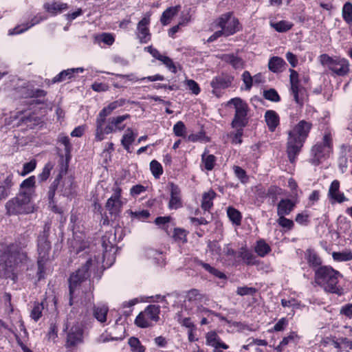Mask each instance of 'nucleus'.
<instances>
[{"instance_id":"obj_43","label":"nucleus","mask_w":352,"mask_h":352,"mask_svg":"<svg viewBox=\"0 0 352 352\" xmlns=\"http://www.w3.org/2000/svg\"><path fill=\"white\" fill-rule=\"evenodd\" d=\"M44 309L43 302H35L30 313V317L35 322L38 321L42 316V312Z\"/></svg>"},{"instance_id":"obj_22","label":"nucleus","mask_w":352,"mask_h":352,"mask_svg":"<svg viewBox=\"0 0 352 352\" xmlns=\"http://www.w3.org/2000/svg\"><path fill=\"white\" fill-rule=\"evenodd\" d=\"M170 199L168 204L170 209H177L182 206L180 190L177 185L170 184Z\"/></svg>"},{"instance_id":"obj_30","label":"nucleus","mask_w":352,"mask_h":352,"mask_svg":"<svg viewBox=\"0 0 352 352\" xmlns=\"http://www.w3.org/2000/svg\"><path fill=\"white\" fill-rule=\"evenodd\" d=\"M136 134L133 133L131 128H128L121 139V144L128 153H131V145L134 142Z\"/></svg>"},{"instance_id":"obj_44","label":"nucleus","mask_w":352,"mask_h":352,"mask_svg":"<svg viewBox=\"0 0 352 352\" xmlns=\"http://www.w3.org/2000/svg\"><path fill=\"white\" fill-rule=\"evenodd\" d=\"M35 184V177L34 176H31L28 179H25L21 184V188L22 190L21 191H28L30 192V197L31 198L32 194V187Z\"/></svg>"},{"instance_id":"obj_35","label":"nucleus","mask_w":352,"mask_h":352,"mask_svg":"<svg viewBox=\"0 0 352 352\" xmlns=\"http://www.w3.org/2000/svg\"><path fill=\"white\" fill-rule=\"evenodd\" d=\"M270 25L278 32H285L292 29L293 23L288 21H270Z\"/></svg>"},{"instance_id":"obj_50","label":"nucleus","mask_w":352,"mask_h":352,"mask_svg":"<svg viewBox=\"0 0 352 352\" xmlns=\"http://www.w3.org/2000/svg\"><path fill=\"white\" fill-rule=\"evenodd\" d=\"M208 247L213 255H216L219 257L222 256L223 248L221 247L217 241L210 242Z\"/></svg>"},{"instance_id":"obj_14","label":"nucleus","mask_w":352,"mask_h":352,"mask_svg":"<svg viewBox=\"0 0 352 352\" xmlns=\"http://www.w3.org/2000/svg\"><path fill=\"white\" fill-rule=\"evenodd\" d=\"M106 118L100 117V115H98L96 117L95 139L98 142L104 140L106 135L114 133L110 119L107 120Z\"/></svg>"},{"instance_id":"obj_46","label":"nucleus","mask_w":352,"mask_h":352,"mask_svg":"<svg viewBox=\"0 0 352 352\" xmlns=\"http://www.w3.org/2000/svg\"><path fill=\"white\" fill-rule=\"evenodd\" d=\"M129 344L133 352H144V347L141 344L140 340L135 337L129 338Z\"/></svg>"},{"instance_id":"obj_51","label":"nucleus","mask_w":352,"mask_h":352,"mask_svg":"<svg viewBox=\"0 0 352 352\" xmlns=\"http://www.w3.org/2000/svg\"><path fill=\"white\" fill-rule=\"evenodd\" d=\"M263 96L265 99L272 101L278 102L280 100V96L277 91L274 89H270L263 91Z\"/></svg>"},{"instance_id":"obj_28","label":"nucleus","mask_w":352,"mask_h":352,"mask_svg":"<svg viewBox=\"0 0 352 352\" xmlns=\"http://www.w3.org/2000/svg\"><path fill=\"white\" fill-rule=\"evenodd\" d=\"M206 344L214 347V349H219V348L224 349H228V346L222 342L219 336L214 332H209L207 333Z\"/></svg>"},{"instance_id":"obj_40","label":"nucleus","mask_w":352,"mask_h":352,"mask_svg":"<svg viewBox=\"0 0 352 352\" xmlns=\"http://www.w3.org/2000/svg\"><path fill=\"white\" fill-rule=\"evenodd\" d=\"M332 257L338 262L351 261L352 252L350 250H345L342 252H334L332 254Z\"/></svg>"},{"instance_id":"obj_39","label":"nucleus","mask_w":352,"mask_h":352,"mask_svg":"<svg viewBox=\"0 0 352 352\" xmlns=\"http://www.w3.org/2000/svg\"><path fill=\"white\" fill-rule=\"evenodd\" d=\"M201 162L207 170H212L214 166L216 157L211 154L204 152L201 155Z\"/></svg>"},{"instance_id":"obj_6","label":"nucleus","mask_w":352,"mask_h":352,"mask_svg":"<svg viewBox=\"0 0 352 352\" xmlns=\"http://www.w3.org/2000/svg\"><path fill=\"white\" fill-rule=\"evenodd\" d=\"M6 208L10 215L32 212L34 208L30 197V192L21 191L16 197L6 204Z\"/></svg>"},{"instance_id":"obj_32","label":"nucleus","mask_w":352,"mask_h":352,"mask_svg":"<svg viewBox=\"0 0 352 352\" xmlns=\"http://www.w3.org/2000/svg\"><path fill=\"white\" fill-rule=\"evenodd\" d=\"M129 118V114H124L122 116L110 118L109 119L111 120V125L113 129V132H116L117 131H121L124 130L125 128V124H123L122 122Z\"/></svg>"},{"instance_id":"obj_62","label":"nucleus","mask_w":352,"mask_h":352,"mask_svg":"<svg viewBox=\"0 0 352 352\" xmlns=\"http://www.w3.org/2000/svg\"><path fill=\"white\" fill-rule=\"evenodd\" d=\"M36 166V162L34 160H31L30 162L24 164L21 175H25L28 173L33 171L35 169Z\"/></svg>"},{"instance_id":"obj_19","label":"nucleus","mask_w":352,"mask_h":352,"mask_svg":"<svg viewBox=\"0 0 352 352\" xmlns=\"http://www.w3.org/2000/svg\"><path fill=\"white\" fill-rule=\"evenodd\" d=\"M289 81L291 84V91L294 98L297 104H302V98L300 96L302 89L299 86L298 74L293 69H289Z\"/></svg>"},{"instance_id":"obj_5","label":"nucleus","mask_w":352,"mask_h":352,"mask_svg":"<svg viewBox=\"0 0 352 352\" xmlns=\"http://www.w3.org/2000/svg\"><path fill=\"white\" fill-rule=\"evenodd\" d=\"M210 301L208 297L196 289L188 291L186 295L184 307L190 310V314H208L211 311L205 308Z\"/></svg>"},{"instance_id":"obj_12","label":"nucleus","mask_w":352,"mask_h":352,"mask_svg":"<svg viewBox=\"0 0 352 352\" xmlns=\"http://www.w3.org/2000/svg\"><path fill=\"white\" fill-rule=\"evenodd\" d=\"M97 263L98 261L96 262L95 258L93 259L92 258H89L88 260H87L84 266L78 269L75 273L71 275L69 280L70 305H72V298L75 288L79 283H80L82 281L85 280L89 276V270L90 269L91 267L95 266Z\"/></svg>"},{"instance_id":"obj_54","label":"nucleus","mask_w":352,"mask_h":352,"mask_svg":"<svg viewBox=\"0 0 352 352\" xmlns=\"http://www.w3.org/2000/svg\"><path fill=\"white\" fill-rule=\"evenodd\" d=\"M173 132L176 136L182 137L186 133V126L183 122H177L173 126Z\"/></svg>"},{"instance_id":"obj_58","label":"nucleus","mask_w":352,"mask_h":352,"mask_svg":"<svg viewBox=\"0 0 352 352\" xmlns=\"http://www.w3.org/2000/svg\"><path fill=\"white\" fill-rule=\"evenodd\" d=\"M116 76L121 79L120 82L122 84H126L127 81L137 82L139 80H142L141 78H138L134 74H129L126 75L116 74Z\"/></svg>"},{"instance_id":"obj_53","label":"nucleus","mask_w":352,"mask_h":352,"mask_svg":"<svg viewBox=\"0 0 352 352\" xmlns=\"http://www.w3.org/2000/svg\"><path fill=\"white\" fill-rule=\"evenodd\" d=\"M297 223L302 226H307L309 222V214L306 212L297 214L295 218Z\"/></svg>"},{"instance_id":"obj_13","label":"nucleus","mask_w":352,"mask_h":352,"mask_svg":"<svg viewBox=\"0 0 352 352\" xmlns=\"http://www.w3.org/2000/svg\"><path fill=\"white\" fill-rule=\"evenodd\" d=\"M3 257L6 262L8 263V270H10V272L14 266L23 263L27 260L25 252L17 244H11L8 246L3 252Z\"/></svg>"},{"instance_id":"obj_42","label":"nucleus","mask_w":352,"mask_h":352,"mask_svg":"<svg viewBox=\"0 0 352 352\" xmlns=\"http://www.w3.org/2000/svg\"><path fill=\"white\" fill-rule=\"evenodd\" d=\"M342 16L347 24L352 23V3L351 2H346L344 4L342 10Z\"/></svg>"},{"instance_id":"obj_52","label":"nucleus","mask_w":352,"mask_h":352,"mask_svg":"<svg viewBox=\"0 0 352 352\" xmlns=\"http://www.w3.org/2000/svg\"><path fill=\"white\" fill-rule=\"evenodd\" d=\"M99 41L107 45H111L115 41L114 36L111 33H102L97 37Z\"/></svg>"},{"instance_id":"obj_23","label":"nucleus","mask_w":352,"mask_h":352,"mask_svg":"<svg viewBox=\"0 0 352 352\" xmlns=\"http://www.w3.org/2000/svg\"><path fill=\"white\" fill-rule=\"evenodd\" d=\"M43 7L47 12L53 15L60 14L69 8L67 3L61 1L46 3L44 4Z\"/></svg>"},{"instance_id":"obj_11","label":"nucleus","mask_w":352,"mask_h":352,"mask_svg":"<svg viewBox=\"0 0 352 352\" xmlns=\"http://www.w3.org/2000/svg\"><path fill=\"white\" fill-rule=\"evenodd\" d=\"M160 306L150 305L140 312L135 320V324L141 328H147L153 325L160 320Z\"/></svg>"},{"instance_id":"obj_15","label":"nucleus","mask_w":352,"mask_h":352,"mask_svg":"<svg viewBox=\"0 0 352 352\" xmlns=\"http://www.w3.org/2000/svg\"><path fill=\"white\" fill-rule=\"evenodd\" d=\"M112 190L113 194L107 201L106 208L111 214L117 215L121 211L123 204L121 200L122 189L116 184L113 187Z\"/></svg>"},{"instance_id":"obj_38","label":"nucleus","mask_w":352,"mask_h":352,"mask_svg":"<svg viewBox=\"0 0 352 352\" xmlns=\"http://www.w3.org/2000/svg\"><path fill=\"white\" fill-rule=\"evenodd\" d=\"M254 250L259 256L264 257L271 251V248L264 240H259L257 241Z\"/></svg>"},{"instance_id":"obj_36","label":"nucleus","mask_w":352,"mask_h":352,"mask_svg":"<svg viewBox=\"0 0 352 352\" xmlns=\"http://www.w3.org/2000/svg\"><path fill=\"white\" fill-rule=\"evenodd\" d=\"M285 65V62L283 58L274 56L269 60L268 68L271 72L276 73L280 72Z\"/></svg>"},{"instance_id":"obj_47","label":"nucleus","mask_w":352,"mask_h":352,"mask_svg":"<svg viewBox=\"0 0 352 352\" xmlns=\"http://www.w3.org/2000/svg\"><path fill=\"white\" fill-rule=\"evenodd\" d=\"M58 142L65 146V154L69 155L72 150V144L69 137L63 134H60L58 137Z\"/></svg>"},{"instance_id":"obj_27","label":"nucleus","mask_w":352,"mask_h":352,"mask_svg":"<svg viewBox=\"0 0 352 352\" xmlns=\"http://www.w3.org/2000/svg\"><path fill=\"white\" fill-rule=\"evenodd\" d=\"M45 19V17H43L41 15L35 16L32 20L31 22L29 23L23 24L21 25H19L16 27L15 28L10 30V34H18L23 33L25 30H28L30 28L32 27L33 25L38 23L39 22L43 21Z\"/></svg>"},{"instance_id":"obj_3","label":"nucleus","mask_w":352,"mask_h":352,"mask_svg":"<svg viewBox=\"0 0 352 352\" xmlns=\"http://www.w3.org/2000/svg\"><path fill=\"white\" fill-rule=\"evenodd\" d=\"M216 26L220 28V30L216 31L211 35L208 39V42H212L221 36H228L234 34L239 30V23L232 13L228 12L222 14L216 21Z\"/></svg>"},{"instance_id":"obj_34","label":"nucleus","mask_w":352,"mask_h":352,"mask_svg":"<svg viewBox=\"0 0 352 352\" xmlns=\"http://www.w3.org/2000/svg\"><path fill=\"white\" fill-rule=\"evenodd\" d=\"M145 256L148 259L153 260V263L157 265L164 264V256L162 252L152 248H148L145 250Z\"/></svg>"},{"instance_id":"obj_64","label":"nucleus","mask_w":352,"mask_h":352,"mask_svg":"<svg viewBox=\"0 0 352 352\" xmlns=\"http://www.w3.org/2000/svg\"><path fill=\"white\" fill-rule=\"evenodd\" d=\"M340 314L345 316L346 318H352V303L343 305L340 308Z\"/></svg>"},{"instance_id":"obj_55","label":"nucleus","mask_w":352,"mask_h":352,"mask_svg":"<svg viewBox=\"0 0 352 352\" xmlns=\"http://www.w3.org/2000/svg\"><path fill=\"white\" fill-rule=\"evenodd\" d=\"M233 169H234V172L236 177L239 179H240L241 182H243V183L247 182L248 178L246 175V173H245V170H243L242 168H241L238 166H234L233 167Z\"/></svg>"},{"instance_id":"obj_17","label":"nucleus","mask_w":352,"mask_h":352,"mask_svg":"<svg viewBox=\"0 0 352 352\" xmlns=\"http://www.w3.org/2000/svg\"><path fill=\"white\" fill-rule=\"evenodd\" d=\"M327 197L331 204H335L336 203L342 204L349 200L344 194L340 190V182L336 179L333 180L331 183Z\"/></svg>"},{"instance_id":"obj_26","label":"nucleus","mask_w":352,"mask_h":352,"mask_svg":"<svg viewBox=\"0 0 352 352\" xmlns=\"http://www.w3.org/2000/svg\"><path fill=\"white\" fill-rule=\"evenodd\" d=\"M83 71L84 69L82 67L72 68L63 70L53 78L52 82H59L67 79H70L74 76L75 73L82 72Z\"/></svg>"},{"instance_id":"obj_56","label":"nucleus","mask_w":352,"mask_h":352,"mask_svg":"<svg viewBox=\"0 0 352 352\" xmlns=\"http://www.w3.org/2000/svg\"><path fill=\"white\" fill-rule=\"evenodd\" d=\"M52 168H53V164L51 162L47 163L45 165L42 173L41 174H39L38 179L41 181H45L50 177V172Z\"/></svg>"},{"instance_id":"obj_16","label":"nucleus","mask_w":352,"mask_h":352,"mask_svg":"<svg viewBox=\"0 0 352 352\" xmlns=\"http://www.w3.org/2000/svg\"><path fill=\"white\" fill-rule=\"evenodd\" d=\"M233 80V76L227 74H221L214 77L210 82V86L212 88V93L219 96V91L230 87Z\"/></svg>"},{"instance_id":"obj_20","label":"nucleus","mask_w":352,"mask_h":352,"mask_svg":"<svg viewBox=\"0 0 352 352\" xmlns=\"http://www.w3.org/2000/svg\"><path fill=\"white\" fill-rule=\"evenodd\" d=\"M217 57L223 62L230 65L234 69H242L245 67V61L234 54H221Z\"/></svg>"},{"instance_id":"obj_2","label":"nucleus","mask_w":352,"mask_h":352,"mask_svg":"<svg viewBox=\"0 0 352 352\" xmlns=\"http://www.w3.org/2000/svg\"><path fill=\"white\" fill-rule=\"evenodd\" d=\"M341 274L330 266H320L315 270L314 280L317 285L330 293L341 295L342 289L338 286Z\"/></svg>"},{"instance_id":"obj_4","label":"nucleus","mask_w":352,"mask_h":352,"mask_svg":"<svg viewBox=\"0 0 352 352\" xmlns=\"http://www.w3.org/2000/svg\"><path fill=\"white\" fill-rule=\"evenodd\" d=\"M333 151L332 135L329 131H325L321 141L318 142L311 148V162L318 165L329 157Z\"/></svg>"},{"instance_id":"obj_63","label":"nucleus","mask_w":352,"mask_h":352,"mask_svg":"<svg viewBox=\"0 0 352 352\" xmlns=\"http://www.w3.org/2000/svg\"><path fill=\"white\" fill-rule=\"evenodd\" d=\"M174 238L175 240L186 242V233L184 230L180 228H175L174 230Z\"/></svg>"},{"instance_id":"obj_29","label":"nucleus","mask_w":352,"mask_h":352,"mask_svg":"<svg viewBox=\"0 0 352 352\" xmlns=\"http://www.w3.org/2000/svg\"><path fill=\"white\" fill-rule=\"evenodd\" d=\"M126 102L125 99L120 98L115 101L111 102L107 106L104 107L98 113L100 115V117H107L109 116L114 110L117 109L119 107H122Z\"/></svg>"},{"instance_id":"obj_1","label":"nucleus","mask_w":352,"mask_h":352,"mask_svg":"<svg viewBox=\"0 0 352 352\" xmlns=\"http://www.w3.org/2000/svg\"><path fill=\"white\" fill-rule=\"evenodd\" d=\"M311 127V122L300 120L288 132L287 152L292 163L295 161L296 155L300 153Z\"/></svg>"},{"instance_id":"obj_37","label":"nucleus","mask_w":352,"mask_h":352,"mask_svg":"<svg viewBox=\"0 0 352 352\" xmlns=\"http://www.w3.org/2000/svg\"><path fill=\"white\" fill-rule=\"evenodd\" d=\"M306 259L311 267H319L322 263L320 258L311 250H307L305 253Z\"/></svg>"},{"instance_id":"obj_25","label":"nucleus","mask_w":352,"mask_h":352,"mask_svg":"<svg viewBox=\"0 0 352 352\" xmlns=\"http://www.w3.org/2000/svg\"><path fill=\"white\" fill-rule=\"evenodd\" d=\"M108 311V307L103 304H98L97 305H94L93 307V315L100 323H104L107 321V315Z\"/></svg>"},{"instance_id":"obj_57","label":"nucleus","mask_w":352,"mask_h":352,"mask_svg":"<svg viewBox=\"0 0 352 352\" xmlns=\"http://www.w3.org/2000/svg\"><path fill=\"white\" fill-rule=\"evenodd\" d=\"M236 131L232 134V143L235 144H240L242 142L243 129L240 127H233Z\"/></svg>"},{"instance_id":"obj_21","label":"nucleus","mask_w":352,"mask_h":352,"mask_svg":"<svg viewBox=\"0 0 352 352\" xmlns=\"http://www.w3.org/2000/svg\"><path fill=\"white\" fill-rule=\"evenodd\" d=\"M295 206L296 202L289 199H282L277 204V215H289Z\"/></svg>"},{"instance_id":"obj_8","label":"nucleus","mask_w":352,"mask_h":352,"mask_svg":"<svg viewBox=\"0 0 352 352\" xmlns=\"http://www.w3.org/2000/svg\"><path fill=\"white\" fill-rule=\"evenodd\" d=\"M228 106L232 107L234 115L231 125L232 127L244 128L248 123V105L240 98H232L228 102Z\"/></svg>"},{"instance_id":"obj_24","label":"nucleus","mask_w":352,"mask_h":352,"mask_svg":"<svg viewBox=\"0 0 352 352\" xmlns=\"http://www.w3.org/2000/svg\"><path fill=\"white\" fill-rule=\"evenodd\" d=\"M181 6H176L173 7H169L164 10L161 16L160 22L163 25H168L172 19L177 14L180 10Z\"/></svg>"},{"instance_id":"obj_10","label":"nucleus","mask_w":352,"mask_h":352,"mask_svg":"<svg viewBox=\"0 0 352 352\" xmlns=\"http://www.w3.org/2000/svg\"><path fill=\"white\" fill-rule=\"evenodd\" d=\"M320 60L322 65L328 67L335 74L344 76L349 72V62L345 58H333L327 54H322Z\"/></svg>"},{"instance_id":"obj_18","label":"nucleus","mask_w":352,"mask_h":352,"mask_svg":"<svg viewBox=\"0 0 352 352\" xmlns=\"http://www.w3.org/2000/svg\"><path fill=\"white\" fill-rule=\"evenodd\" d=\"M150 16H146L140 20L137 25V36L140 43H147L151 41V34L149 31Z\"/></svg>"},{"instance_id":"obj_59","label":"nucleus","mask_w":352,"mask_h":352,"mask_svg":"<svg viewBox=\"0 0 352 352\" xmlns=\"http://www.w3.org/2000/svg\"><path fill=\"white\" fill-rule=\"evenodd\" d=\"M242 80L245 85V88L246 90H250L252 87L253 84V78L250 75V72L248 71H245L242 74Z\"/></svg>"},{"instance_id":"obj_33","label":"nucleus","mask_w":352,"mask_h":352,"mask_svg":"<svg viewBox=\"0 0 352 352\" xmlns=\"http://www.w3.org/2000/svg\"><path fill=\"white\" fill-rule=\"evenodd\" d=\"M215 197L216 193L212 190L205 192L202 195L201 204V208L205 211L209 210V209L213 206L212 201Z\"/></svg>"},{"instance_id":"obj_45","label":"nucleus","mask_w":352,"mask_h":352,"mask_svg":"<svg viewBox=\"0 0 352 352\" xmlns=\"http://www.w3.org/2000/svg\"><path fill=\"white\" fill-rule=\"evenodd\" d=\"M278 217L276 220L277 223L287 230H292L294 226V223L292 220L285 217L286 215H277Z\"/></svg>"},{"instance_id":"obj_31","label":"nucleus","mask_w":352,"mask_h":352,"mask_svg":"<svg viewBox=\"0 0 352 352\" xmlns=\"http://www.w3.org/2000/svg\"><path fill=\"white\" fill-rule=\"evenodd\" d=\"M265 118L270 131H274L279 124L278 114L272 110H268L265 114Z\"/></svg>"},{"instance_id":"obj_60","label":"nucleus","mask_w":352,"mask_h":352,"mask_svg":"<svg viewBox=\"0 0 352 352\" xmlns=\"http://www.w3.org/2000/svg\"><path fill=\"white\" fill-rule=\"evenodd\" d=\"M256 289L254 287H239L236 289V294L239 296L253 295L256 293Z\"/></svg>"},{"instance_id":"obj_61","label":"nucleus","mask_w":352,"mask_h":352,"mask_svg":"<svg viewBox=\"0 0 352 352\" xmlns=\"http://www.w3.org/2000/svg\"><path fill=\"white\" fill-rule=\"evenodd\" d=\"M10 270H8V263L6 262L3 254L0 256V277L6 276Z\"/></svg>"},{"instance_id":"obj_41","label":"nucleus","mask_w":352,"mask_h":352,"mask_svg":"<svg viewBox=\"0 0 352 352\" xmlns=\"http://www.w3.org/2000/svg\"><path fill=\"white\" fill-rule=\"evenodd\" d=\"M227 214L230 220L236 225H240L241 221V212L233 207H228L227 209Z\"/></svg>"},{"instance_id":"obj_9","label":"nucleus","mask_w":352,"mask_h":352,"mask_svg":"<svg viewBox=\"0 0 352 352\" xmlns=\"http://www.w3.org/2000/svg\"><path fill=\"white\" fill-rule=\"evenodd\" d=\"M49 228H45L43 234L40 235L38 238V278L43 277V274L45 273V264L49 259V254L51 250L50 242L47 239V232Z\"/></svg>"},{"instance_id":"obj_49","label":"nucleus","mask_w":352,"mask_h":352,"mask_svg":"<svg viewBox=\"0 0 352 352\" xmlns=\"http://www.w3.org/2000/svg\"><path fill=\"white\" fill-rule=\"evenodd\" d=\"M150 169L155 177H159L163 173L162 165L156 160H152L150 163Z\"/></svg>"},{"instance_id":"obj_7","label":"nucleus","mask_w":352,"mask_h":352,"mask_svg":"<svg viewBox=\"0 0 352 352\" xmlns=\"http://www.w3.org/2000/svg\"><path fill=\"white\" fill-rule=\"evenodd\" d=\"M64 331L66 333V348L73 349L83 344L84 328L81 322L78 321L70 322L67 320L65 323Z\"/></svg>"},{"instance_id":"obj_48","label":"nucleus","mask_w":352,"mask_h":352,"mask_svg":"<svg viewBox=\"0 0 352 352\" xmlns=\"http://www.w3.org/2000/svg\"><path fill=\"white\" fill-rule=\"evenodd\" d=\"M240 256L248 265H254L256 263V258L254 254L246 250L240 252Z\"/></svg>"}]
</instances>
